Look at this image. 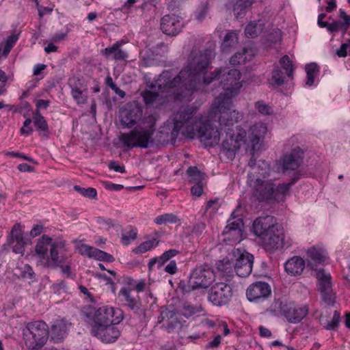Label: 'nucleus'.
Wrapping results in <instances>:
<instances>
[{
  "label": "nucleus",
  "mask_w": 350,
  "mask_h": 350,
  "mask_svg": "<svg viewBox=\"0 0 350 350\" xmlns=\"http://www.w3.org/2000/svg\"><path fill=\"white\" fill-rule=\"evenodd\" d=\"M214 53L211 49L204 51L193 50L187 67L182 69L177 76L172 71L165 70L159 77L156 83L161 92L174 96L175 100L187 99L203 85H208L221 75V84L224 90L217 97L211 107V116L219 113L221 122L232 124L241 118L239 111L232 109V98L240 92L242 87L241 72L237 69H216L206 72Z\"/></svg>",
  "instance_id": "1"
},
{
  "label": "nucleus",
  "mask_w": 350,
  "mask_h": 350,
  "mask_svg": "<svg viewBox=\"0 0 350 350\" xmlns=\"http://www.w3.org/2000/svg\"><path fill=\"white\" fill-rule=\"evenodd\" d=\"M196 108L194 107L187 106L181 107L175 114L174 118V132H179L182 130V133L185 136L189 138L198 137L201 142L206 145L213 146L219 142L221 131L216 127L213 126L210 123L211 121H217L221 126H230L232 124H227L221 122L219 120V113L215 116H211V110L210 111L208 118L209 120L204 121L200 116H196Z\"/></svg>",
  "instance_id": "2"
},
{
  "label": "nucleus",
  "mask_w": 350,
  "mask_h": 350,
  "mask_svg": "<svg viewBox=\"0 0 350 350\" xmlns=\"http://www.w3.org/2000/svg\"><path fill=\"white\" fill-rule=\"evenodd\" d=\"M157 120V116L155 114L144 116L141 120L138 128L120 135V142L129 149L135 147L148 148L156 130Z\"/></svg>",
  "instance_id": "3"
},
{
  "label": "nucleus",
  "mask_w": 350,
  "mask_h": 350,
  "mask_svg": "<svg viewBox=\"0 0 350 350\" xmlns=\"http://www.w3.org/2000/svg\"><path fill=\"white\" fill-rule=\"evenodd\" d=\"M49 337V326L43 321L29 322L23 329L25 344L29 350L41 349Z\"/></svg>",
  "instance_id": "4"
},
{
  "label": "nucleus",
  "mask_w": 350,
  "mask_h": 350,
  "mask_svg": "<svg viewBox=\"0 0 350 350\" xmlns=\"http://www.w3.org/2000/svg\"><path fill=\"white\" fill-rule=\"evenodd\" d=\"M258 175L255 177L249 175L248 181L252 188V195L259 202H267L274 200V183L269 179L270 174L262 170L254 172Z\"/></svg>",
  "instance_id": "5"
},
{
  "label": "nucleus",
  "mask_w": 350,
  "mask_h": 350,
  "mask_svg": "<svg viewBox=\"0 0 350 350\" xmlns=\"http://www.w3.org/2000/svg\"><path fill=\"white\" fill-rule=\"evenodd\" d=\"M122 319V311L120 309L103 306L95 310L92 319L91 329L111 324H119Z\"/></svg>",
  "instance_id": "6"
},
{
  "label": "nucleus",
  "mask_w": 350,
  "mask_h": 350,
  "mask_svg": "<svg viewBox=\"0 0 350 350\" xmlns=\"http://www.w3.org/2000/svg\"><path fill=\"white\" fill-rule=\"evenodd\" d=\"M226 137L222 142L223 152L228 158L232 159L234 158L236 151L243 146H247V133L243 129L237 126L236 130L228 128Z\"/></svg>",
  "instance_id": "7"
},
{
  "label": "nucleus",
  "mask_w": 350,
  "mask_h": 350,
  "mask_svg": "<svg viewBox=\"0 0 350 350\" xmlns=\"http://www.w3.org/2000/svg\"><path fill=\"white\" fill-rule=\"evenodd\" d=\"M215 278L213 270L208 265L197 267L189 279V291L207 288L213 282Z\"/></svg>",
  "instance_id": "8"
},
{
  "label": "nucleus",
  "mask_w": 350,
  "mask_h": 350,
  "mask_svg": "<svg viewBox=\"0 0 350 350\" xmlns=\"http://www.w3.org/2000/svg\"><path fill=\"white\" fill-rule=\"evenodd\" d=\"M229 256L233 260L236 274L241 278L250 275L252 270L254 256L251 254L240 249H233Z\"/></svg>",
  "instance_id": "9"
},
{
  "label": "nucleus",
  "mask_w": 350,
  "mask_h": 350,
  "mask_svg": "<svg viewBox=\"0 0 350 350\" xmlns=\"http://www.w3.org/2000/svg\"><path fill=\"white\" fill-rule=\"evenodd\" d=\"M232 297V288L226 282H217L208 292V300L214 306L228 304Z\"/></svg>",
  "instance_id": "10"
},
{
  "label": "nucleus",
  "mask_w": 350,
  "mask_h": 350,
  "mask_svg": "<svg viewBox=\"0 0 350 350\" xmlns=\"http://www.w3.org/2000/svg\"><path fill=\"white\" fill-rule=\"evenodd\" d=\"M304 159V152L299 147L292 149L284 154L276 163L281 167L282 172L297 170Z\"/></svg>",
  "instance_id": "11"
},
{
  "label": "nucleus",
  "mask_w": 350,
  "mask_h": 350,
  "mask_svg": "<svg viewBox=\"0 0 350 350\" xmlns=\"http://www.w3.org/2000/svg\"><path fill=\"white\" fill-rule=\"evenodd\" d=\"M309 306L308 304H295L286 303L284 305L283 317L291 323H299L308 314Z\"/></svg>",
  "instance_id": "12"
},
{
  "label": "nucleus",
  "mask_w": 350,
  "mask_h": 350,
  "mask_svg": "<svg viewBox=\"0 0 350 350\" xmlns=\"http://www.w3.org/2000/svg\"><path fill=\"white\" fill-rule=\"evenodd\" d=\"M271 294L270 285L265 282H256L251 284L246 290V296L250 301L264 300Z\"/></svg>",
  "instance_id": "13"
},
{
  "label": "nucleus",
  "mask_w": 350,
  "mask_h": 350,
  "mask_svg": "<svg viewBox=\"0 0 350 350\" xmlns=\"http://www.w3.org/2000/svg\"><path fill=\"white\" fill-rule=\"evenodd\" d=\"M116 325L111 324L91 329V334L104 343H113L118 340L121 334V332Z\"/></svg>",
  "instance_id": "14"
},
{
  "label": "nucleus",
  "mask_w": 350,
  "mask_h": 350,
  "mask_svg": "<svg viewBox=\"0 0 350 350\" xmlns=\"http://www.w3.org/2000/svg\"><path fill=\"white\" fill-rule=\"evenodd\" d=\"M183 26L182 20L174 14H166L161 19V29L167 36H177L182 31Z\"/></svg>",
  "instance_id": "15"
},
{
  "label": "nucleus",
  "mask_w": 350,
  "mask_h": 350,
  "mask_svg": "<svg viewBox=\"0 0 350 350\" xmlns=\"http://www.w3.org/2000/svg\"><path fill=\"white\" fill-rule=\"evenodd\" d=\"M63 247L61 242L54 241L50 247L49 255L47 256L42 265L47 268H55L57 265L66 263L67 258L60 253Z\"/></svg>",
  "instance_id": "16"
},
{
  "label": "nucleus",
  "mask_w": 350,
  "mask_h": 350,
  "mask_svg": "<svg viewBox=\"0 0 350 350\" xmlns=\"http://www.w3.org/2000/svg\"><path fill=\"white\" fill-rule=\"evenodd\" d=\"M260 239L267 250H273L281 246L283 241V237L276 226L260 237Z\"/></svg>",
  "instance_id": "17"
},
{
  "label": "nucleus",
  "mask_w": 350,
  "mask_h": 350,
  "mask_svg": "<svg viewBox=\"0 0 350 350\" xmlns=\"http://www.w3.org/2000/svg\"><path fill=\"white\" fill-rule=\"evenodd\" d=\"M69 325L64 319H57L51 325L49 336L51 341L59 343L66 338Z\"/></svg>",
  "instance_id": "18"
},
{
  "label": "nucleus",
  "mask_w": 350,
  "mask_h": 350,
  "mask_svg": "<svg viewBox=\"0 0 350 350\" xmlns=\"http://www.w3.org/2000/svg\"><path fill=\"white\" fill-rule=\"evenodd\" d=\"M267 131L265 124L258 122L254 124L250 129V135L247 137V144L251 146V151L254 152L258 147L262 138L265 137Z\"/></svg>",
  "instance_id": "19"
},
{
  "label": "nucleus",
  "mask_w": 350,
  "mask_h": 350,
  "mask_svg": "<svg viewBox=\"0 0 350 350\" xmlns=\"http://www.w3.org/2000/svg\"><path fill=\"white\" fill-rule=\"evenodd\" d=\"M276 226L278 225L275 224V219L273 216L267 215L258 217L254 221L253 230L254 234L260 238L271 228H275Z\"/></svg>",
  "instance_id": "20"
},
{
  "label": "nucleus",
  "mask_w": 350,
  "mask_h": 350,
  "mask_svg": "<svg viewBox=\"0 0 350 350\" xmlns=\"http://www.w3.org/2000/svg\"><path fill=\"white\" fill-rule=\"evenodd\" d=\"M124 44H125V42L123 40H118L112 46L105 49L102 53L106 58H111L116 62L126 61L129 57V54L121 49Z\"/></svg>",
  "instance_id": "21"
},
{
  "label": "nucleus",
  "mask_w": 350,
  "mask_h": 350,
  "mask_svg": "<svg viewBox=\"0 0 350 350\" xmlns=\"http://www.w3.org/2000/svg\"><path fill=\"white\" fill-rule=\"evenodd\" d=\"M80 252L83 255H87L98 260H103L107 262H113L115 260L112 255L87 245H82L80 247Z\"/></svg>",
  "instance_id": "22"
},
{
  "label": "nucleus",
  "mask_w": 350,
  "mask_h": 350,
  "mask_svg": "<svg viewBox=\"0 0 350 350\" xmlns=\"http://www.w3.org/2000/svg\"><path fill=\"white\" fill-rule=\"evenodd\" d=\"M53 243H54V241H53L52 238L46 234L42 235L38 239L36 245L35 252L42 265H43L44 260L49 255V251L50 252V247H51Z\"/></svg>",
  "instance_id": "23"
},
{
  "label": "nucleus",
  "mask_w": 350,
  "mask_h": 350,
  "mask_svg": "<svg viewBox=\"0 0 350 350\" xmlns=\"http://www.w3.org/2000/svg\"><path fill=\"white\" fill-rule=\"evenodd\" d=\"M215 269L226 278V282L229 281L235 273L233 260L228 256L222 260L217 261Z\"/></svg>",
  "instance_id": "24"
},
{
  "label": "nucleus",
  "mask_w": 350,
  "mask_h": 350,
  "mask_svg": "<svg viewBox=\"0 0 350 350\" xmlns=\"http://www.w3.org/2000/svg\"><path fill=\"white\" fill-rule=\"evenodd\" d=\"M223 234L226 236V239L232 241L234 243H239L242 239L241 224L237 221H233L228 224Z\"/></svg>",
  "instance_id": "25"
},
{
  "label": "nucleus",
  "mask_w": 350,
  "mask_h": 350,
  "mask_svg": "<svg viewBox=\"0 0 350 350\" xmlns=\"http://www.w3.org/2000/svg\"><path fill=\"white\" fill-rule=\"evenodd\" d=\"M305 268V261L299 256H293L285 263L286 271L292 275L301 274Z\"/></svg>",
  "instance_id": "26"
},
{
  "label": "nucleus",
  "mask_w": 350,
  "mask_h": 350,
  "mask_svg": "<svg viewBox=\"0 0 350 350\" xmlns=\"http://www.w3.org/2000/svg\"><path fill=\"white\" fill-rule=\"evenodd\" d=\"M339 16L343 21H337L332 23H328V26H327L326 28L329 31L337 32L340 30H342L343 33H345L347 31L350 16L347 15L345 10L340 9L339 10Z\"/></svg>",
  "instance_id": "27"
},
{
  "label": "nucleus",
  "mask_w": 350,
  "mask_h": 350,
  "mask_svg": "<svg viewBox=\"0 0 350 350\" xmlns=\"http://www.w3.org/2000/svg\"><path fill=\"white\" fill-rule=\"evenodd\" d=\"M179 251L175 249H170L165 252L161 256L154 257L150 260L148 267L149 271H152L154 266L157 264V267L161 268L165 262L179 254Z\"/></svg>",
  "instance_id": "28"
},
{
  "label": "nucleus",
  "mask_w": 350,
  "mask_h": 350,
  "mask_svg": "<svg viewBox=\"0 0 350 350\" xmlns=\"http://www.w3.org/2000/svg\"><path fill=\"white\" fill-rule=\"evenodd\" d=\"M119 297L124 305L134 310L139 308V298L132 293L131 288H122L119 292Z\"/></svg>",
  "instance_id": "29"
},
{
  "label": "nucleus",
  "mask_w": 350,
  "mask_h": 350,
  "mask_svg": "<svg viewBox=\"0 0 350 350\" xmlns=\"http://www.w3.org/2000/svg\"><path fill=\"white\" fill-rule=\"evenodd\" d=\"M308 256L317 264H323L327 259L326 250L320 246H314L307 252Z\"/></svg>",
  "instance_id": "30"
},
{
  "label": "nucleus",
  "mask_w": 350,
  "mask_h": 350,
  "mask_svg": "<svg viewBox=\"0 0 350 350\" xmlns=\"http://www.w3.org/2000/svg\"><path fill=\"white\" fill-rule=\"evenodd\" d=\"M299 179V174H296L288 183H281L275 186L274 184V200L284 197L289 191L290 188Z\"/></svg>",
  "instance_id": "31"
},
{
  "label": "nucleus",
  "mask_w": 350,
  "mask_h": 350,
  "mask_svg": "<svg viewBox=\"0 0 350 350\" xmlns=\"http://www.w3.org/2000/svg\"><path fill=\"white\" fill-rule=\"evenodd\" d=\"M318 290L319 292L323 290H329L332 286V277L330 274L325 273L323 270H319L317 273Z\"/></svg>",
  "instance_id": "32"
},
{
  "label": "nucleus",
  "mask_w": 350,
  "mask_h": 350,
  "mask_svg": "<svg viewBox=\"0 0 350 350\" xmlns=\"http://www.w3.org/2000/svg\"><path fill=\"white\" fill-rule=\"evenodd\" d=\"M286 304V302L283 301L280 298H275L269 306L266 308L265 312L271 314H278L280 313L283 315L284 308Z\"/></svg>",
  "instance_id": "33"
},
{
  "label": "nucleus",
  "mask_w": 350,
  "mask_h": 350,
  "mask_svg": "<svg viewBox=\"0 0 350 350\" xmlns=\"http://www.w3.org/2000/svg\"><path fill=\"white\" fill-rule=\"evenodd\" d=\"M186 174L189 177L191 183H203L205 179V174L200 171L196 166L189 167L187 170Z\"/></svg>",
  "instance_id": "34"
},
{
  "label": "nucleus",
  "mask_w": 350,
  "mask_h": 350,
  "mask_svg": "<svg viewBox=\"0 0 350 350\" xmlns=\"http://www.w3.org/2000/svg\"><path fill=\"white\" fill-rule=\"evenodd\" d=\"M33 120L37 130L42 132L44 135L49 132L48 124L40 111H35L33 113Z\"/></svg>",
  "instance_id": "35"
},
{
  "label": "nucleus",
  "mask_w": 350,
  "mask_h": 350,
  "mask_svg": "<svg viewBox=\"0 0 350 350\" xmlns=\"http://www.w3.org/2000/svg\"><path fill=\"white\" fill-rule=\"evenodd\" d=\"M154 221L157 225L180 223V219L173 213H165L156 217Z\"/></svg>",
  "instance_id": "36"
},
{
  "label": "nucleus",
  "mask_w": 350,
  "mask_h": 350,
  "mask_svg": "<svg viewBox=\"0 0 350 350\" xmlns=\"http://www.w3.org/2000/svg\"><path fill=\"white\" fill-rule=\"evenodd\" d=\"M23 239H24V237L22 226L21 224L16 223L13 226L10 234L8 236V244L14 243V241Z\"/></svg>",
  "instance_id": "37"
},
{
  "label": "nucleus",
  "mask_w": 350,
  "mask_h": 350,
  "mask_svg": "<svg viewBox=\"0 0 350 350\" xmlns=\"http://www.w3.org/2000/svg\"><path fill=\"white\" fill-rule=\"evenodd\" d=\"M256 0H237L234 4V15L239 18L242 17L247 8L250 6Z\"/></svg>",
  "instance_id": "38"
},
{
  "label": "nucleus",
  "mask_w": 350,
  "mask_h": 350,
  "mask_svg": "<svg viewBox=\"0 0 350 350\" xmlns=\"http://www.w3.org/2000/svg\"><path fill=\"white\" fill-rule=\"evenodd\" d=\"M269 83L273 86H280L284 82V73L278 66H275L271 72V77L269 80Z\"/></svg>",
  "instance_id": "39"
},
{
  "label": "nucleus",
  "mask_w": 350,
  "mask_h": 350,
  "mask_svg": "<svg viewBox=\"0 0 350 350\" xmlns=\"http://www.w3.org/2000/svg\"><path fill=\"white\" fill-rule=\"evenodd\" d=\"M159 245V241L153 238L152 239L146 241L142 243L138 247L133 250V252L136 254H144Z\"/></svg>",
  "instance_id": "40"
},
{
  "label": "nucleus",
  "mask_w": 350,
  "mask_h": 350,
  "mask_svg": "<svg viewBox=\"0 0 350 350\" xmlns=\"http://www.w3.org/2000/svg\"><path fill=\"white\" fill-rule=\"evenodd\" d=\"M307 74L306 85L311 86L314 83V77L319 74V66L315 63H311L306 66Z\"/></svg>",
  "instance_id": "41"
},
{
  "label": "nucleus",
  "mask_w": 350,
  "mask_h": 350,
  "mask_svg": "<svg viewBox=\"0 0 350 350\" xmlns=\"http://www.w3.org/2000/svg\"><path fill=\"white\" fill-rule=\"evenodd\" d=\"M19 38V34L17 33H12L8 38H7L5 44L2 43L0 44V47L3 46L2 54L5 57H7L8 54L10 53V51L13 48V46L15 45L16 42Z\"/></svg>",
  "instance_id": "42"
},
{
  "label": "nucleus",
  "mask_w": 350,
  "mask_h": 350,
  "mask_svg": "<svg viewBox=\"0 0 350 350\" xmlns=\"http://www.w3.org/2000/svg\"><path fill=\"white\" fill-rule=\"evenodd\" d=\"M71 96L77 105H83L87 103L88 96L77 86H71Z\"/></svg>",
  "instance_id": "43"
},
{
  "label": "nucleus",
  "mask_w": 350,
  "mask_h": 350,
  "mask_svg": "<svg viewBox=\"0 0 350 350\" xmlns=\"http://www.w3.org/2000/svg\"><path fill=\"white\" fill-rule=\"evenodd\" d=\"M238 41L237 34L234 31L228 32L224 37L222 47L224 51H227L234 46Z\"/></svg>",
  "instance_id": "44"
},
{
  "label": "nucleus",
  "mask_w": 350,
  "mask_h": 350,
  "mask_svg": "<svg viewBox=\"0 0 350 350\" xmlns=\"http://www.w3.org/2000/svg\"><path fill=\"white\" fill-rule=\"evenodd\" d=\"M262 30L261 24L257 23H249L245 29V33L248 38L256 37Z\"/></svg>",
  "instance_id": "45"
},
{
  "label": "nucleus",
  "mask_w": 350,
  "mask_h": 350,
  "mask_svg": "<svg viewBox=\"0 0 350 350\" xmlns=\"http://www.w3.org/2000/svg\"><path fill=\"white\" fill-rule=\"evenodd\" d=\"M280 66L286 71V75L289 78H293V65L288 55H284L279 61Z\"/></svg>",
  "instance_id": "46"
},
{
  "label": "nucleus",
  "mask_w": 350,
  "mask_h": 350,
  "mask_svg": "<svg viewBox=\"0 0 350 350\" xmlns=\"http://www.w3.org/2000/svg\"><path fill=\"white\" fill-rule=\"evenodd\" d=\"M221 206L219 198L211 199L206 203L204 214L209 213L211 216H213Z\"/></svg>",
  "instance_id": "47"
},
{
  "label": "nucleus",
  "mask_w": 350,
  "mask_h": 350,
  "mask_svg": "<svg viewBox=\"0 0 350 350\" xmlns=\"http://www.w3.org/2000/svg\"><path fill=\"white\" fill-rule=\"evenodd\" d=\"M143 100L146 105H152L158 99L159 93L146 90L141 93Z\"/></svg>",
  "instance_id": "48"
},
{
  "label": "nucleus",
  "mask_w": 350,
  "mask_h": 350,
  "mask_svg": "<svg viewBox=\"0 0 350 350\" xmlns=\"http://www.w3.org/2000/svg\"><path fill=\"white\" fill-rule=\"evenodd\" d=\"M255 108L263 116H270L273 113V107L262 100L257 101L255 103Z\"/></svg>",
  "instance_id": "49"
},
{
  "label": "nucleus",
  "mask_w": 350,
  "mask_h": 350,
  "mask_svg": "<svg viewBox=\"0 0 350 350\" xmlns=\"http://www.w3.org/2000/svg\"><path fill=\"white\" fill-rule=\"evenodd\" d=\"M323 301L327 305H332L335 302V293L333 291L332 287L329 290H323L320 292Z\"/></svg>",
  "instance_id": "50"
},
{
  "label": "nucleus",
  "mask_w": 350,
  "mask_h": 350,
  "mask_svg": "<svg viewBox=\"0 0 350 350\" xmlns=\"http://www.w3.org/2000/svg\"><path fill=\"white\" fill-rule=\"evenodd\" d=\"M74 189L77 192L80 193L81 194H82L83 196L90 198H94L97 195L96 190L92 187H88L87 189H85L81 187L80 186L75 185L74 187Z\"/></svg>",
  "instance_id": "51"
},
{
  "label": "nucleus",
  "mask_w": 350,
  "mask_h": 350,
  "mask_svg": "<svg viewBox=\"0 0 350 350\" xmlns=\"http://www.w3.org/2000/svg\"><path fill=\"white\" fill-rule=\"evenodd\" d=\"M340 321V314L337 310H335L332 321L328 323L324 327L327 330H336L339 325Z\"/></svg>",
  "instance_id": "52"
},
{
  "label": "nucleus",
  "mask_w": 350,
  "mask_h": 350,
  "mask_svg": "<svg viewBox=\"0 0 350 350\" xmlns=\"http://www.w3.org/2000/svg\"><path fill=\"white\" fill-rule=\"evenodd\" d=\"M246 52L247 50L243 49L241 53H235L230 60V64L232 65L244 64L247 59L245 56Z\"/></svg>",
  "instance_id": "53"
},
{
  "label": "nucleus",
  "mask_w": 350,
  "mask_h": 350,
  "mask_svg": "<svg viewBox=\"0 0 350 350\" xmlns=\"http://www.w3.org/2000/svg\"><path fill=\"white\" fill-rule=\"evenodd\" d=\"M16 270L20 271L18 276L21 278L31 279L33 277V270L29 265H25L24 267L21 268L17 267Z\"/></svg>",
  "instance_id": "54"
},
{
  "label": "nucleus",
  "mask_w": 350,
  "mask_h": 350,
  "mask_svg": "<svg viewBox=\"0 0 350 350\" xmlns=\"http://www.w3.org/2000/svg\"><path fill=\"white\" fill-rule=\"evenodd\" d=\"M12 247V251L16 254H24L25 242V239H19L14 241V243L8 244Z\"/></svg>",
  "instance_id": "55"
},
{
  "label": "nucleus",
  "mask_w": 350,
  "mask_h": 350,
  "mask_svg": "<svg viewBox=\"0 0 350 350\" xmlns=\"http://www.w3.org/2000/svg\"><path fill=\"white\" fill-rule=\"evenodd\" d=\"M206 229V224L203 222L196 224L192 228L191 235L195 236L196 238H200Z\"/></svg>",
  "instance_id": "56"
},
{
  "label": "nucleus",
  "mask_w": 350,
  "mask_h": 350,
  "mask_svg": "<svg viewBox=\"0 0 350 350\" xmlns=\"http://www.w3.org/2000/svg\"><path fill=\"white\" fill-rule=\"evenodd\" d=\"M136 229L131 228L129 231L122 234V241L124 245H128L131 241L135 240L137 238Z\"/></svg>",
  "instance_id": "57"
},
{
  "label": "nucleus",
  "mask_w": 350,
  "mask_h": 350,
  "mask_svg": "<svg viewBox=\"0 0 350 350\" xmlns=\"http://www.w3.org/2000/svg\"><path fill=\"white\" fill-rule=\"evenodd\" d=\"M180 327V323L177 320L176 317L173 318L172 317L171 319L167 321V325H166V329L168 333L174 332L177 329Z\"/></svg>",
  "instance_id": "58"
},
{
  "label": "nucleus",
  "mask_w": 350,
  "mask_h": 350,
  "mask_svg": "<svg viewBox=\"0 0 350 350\" xmlns=\"http://www.w3.org/2000/svg\"><path fill=\"white\" fill-rule=\"evenodd\" d=\"M193 184L194 185L191 188V194L197 197L201 196L203 193L205 184L203 183H197Z\"/></svg>",
  "instance_id": "59"
},
{
  "label": "nucleus",
  "mask_w": 350,
  "mask_h": 350,
  "mask_svg": "<svg viewBox=\"0 0 350 350\" xmlns=\"http://www.w3.org/2000/svg\"><path fill=\"white\" fill-rule=\"evenodd\" d=\"M110 170H113L117 172L124 173L125 167L123 165H120L117 161H112L109 163L108 165Z\"/></svg>",
  "instance_id": "60"
},
{
  "label": "nucleus",
  "mask_w": 350,
  "mask_h": 350,
  "mask_svg": "<svg viewBox=\"0 0 350 350\" xmlns=\"http://www.w3.org/2000/svg\"><path fill=\"white\" fill-rule=\"evenodd\" d=\"M104 187L109 191H120L124 188L122 185H117L111 182H103Z\"/></svg>",
  "instance_id": "61"
},
{
  "label": "nucleus",
  "mask_w": 350,
  "mask_h": 350,
  "mask_svg": "<svg viewBox=\"0 0 350 350\" xmlns=\"http://www.w3.org/2000/svg\"><path fill=\"white\" fill-rule=\"evenodd\" d=\"M178 268L175 260H171L165 267V271L171 275L177 272Z\"/></svg>",
  "instance_id": "62"
},
{
  "label": "nucleus",
  "mask_w": 350,
  "mask_h": 350,
  "mask_svg": "<svg viewBox=\"0 0 350 350\" xmlns=\"http://www.w3.org/2000/svg\"><path fill=\"white\" fill-rule=\"evenodd\" d=\"M49 104L50 101L49 100H37L36 101V109L35 111H40V109H46L49 106Z\"/></svg>",
  "instance_id": "63"
},
{
  "label": "nucleus",
  "mask_w": 350,
  "mask_h": 350,
  "mask_svg": "<svg viewBox=\"0 0 350 350\" xmlns=\"http://www.w3.org/2000/svg\"><path fill=\"white\" fill-rule=\"evenodd\" d=\"M221 341V336L218 334L214 339L206 345V348L215 349L219 347Z\"/></svg>",
  "instance_id": "64"
}]
</instances>
